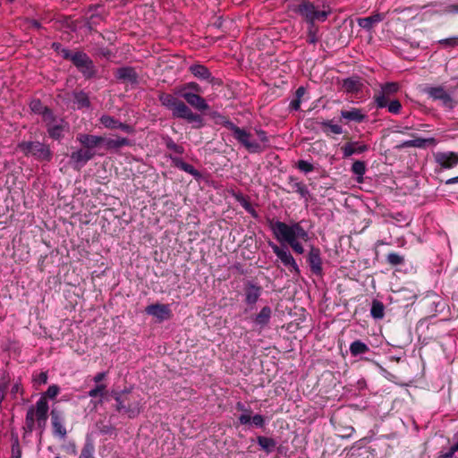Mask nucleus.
Returning <instances> with one entry per match:
<instances>
[{"mask_svg": "<svg viewBox=\"0 0 458 458\" xmlns=\"http://www.w3.org/2000/svg\"><path fill=\"white\" fill-rule=\"evenodd\" d=\"M270 228L280 242H286L297 254H302L304 248L301 242L309 240L308 232L301 225V223L286 224L281 221L271 222Z\"/></svg>", "mask_w": 458, "mask_h": 458, "instance_id": "obj_1", "label": "nucleus"}, {"mask_svg": "<svg viewBox=\"0 0 458 458\" xmlns=\"http://www.w3.org/2000/svg\"><path fill=\"white\" fill-rule=\"evenodd\" d=\"M222 125L232 131L233 138L237 142L242 145L249 153L259 154L262 153L269 144V138L267 132L262 129L255 128L258 140H253L252 134L234 124L229 119L224 118L221 123Z\"/></svg>", "mask_w": 458, "mask_h": 458, "instance_id": "obj_2", "label": "nucleus"}, {"mask_svg": "<svg viewBox=\"0 0 458 458\" xmlns=\"http://www.w3.org/2000/svg\"><path fill=\"white\" fill-rule=\"evenodd\" d=\"M158 100L161 105L172 112L174 118L184 119L190 123H194V128L203 126L202 117L192 110L182 100L169 93H160Z\"/></svg>", "mask_w": 458, "mask_h": 458, "instance_id": "obj_3", "label": "nucleus"}, {"mask_svg": "<svg viewBox=\"0 0 458 458\" xmlns=\"http://www.w3.org/2000/svg\"><path fill=\"white\" fill-rule=\"evenodd\" d=\"M286 8L293 15L301 16L308 24L325 21L328 11L319 10L309 0H285Z\"/></svg>", "mask_w": 458, "mask_h": 458, "instance_id": "obj_4", "label": "nucleus"}, {"mask_svg": "<svg viewBox=\"0 0 458 458\" xmlns=\"http://www.w3.org/2000/svg\"><path fill=\"white\" fill-rule=\"evenodd\" d=\"M116 411L126 414L129 418H136L142 409V398L140 394L131 392L119 393L114 396Z\"/></svg>", "mask_w": 458, "mask_h": 458, "instance_id": "obj_5", "label": "nucleus"}, {"mask_svg": "<svg viewBox=\"0 0 458 458\" xmlns=\"http://www.w3.org/2000/svg\"><path fill=\"white\" fill-rule=\"evenodd\" d=\"M18 148L25 156H31L39 162H50L53 158L50 147L38 140L21 141Z\"/></svg>", "mask_w": 458, "mask_h": 458, "instance_id": "obj_6", "label": "nucleus"}, {"mask_svg": "<svg viewBox=\"0 0 458 458\" xmlns=\"http://www.w3.org/2000/svg\"><path fill=\"white\" fill-rule=\"evenodd\" d=\"M43 123L49 138L54 140L61 141L70 130L69 123L54 113H47Z\"/></svg>", "mask_w": 458, "mask_h": 458, "instance_id": "obj_7", "label": "nucleus"}, {"mask_svg": "<svg viewBox=\"0 0 458 458\" xmlns=\"http://www.w3.org/2000/svg\"><path fill=\"white\" fill-rule=\"evenodd\" d=\"M72 64L86 79L95 76L97 72L95 65L87 54L83 52H75V55L72 57Z\"/></svg>", "mask_w": 458, "mask_h": 458, "instance_id": "obj_8", "label": "nucleus"}, {"mask_svg": "<svg viewBox=\"0 0 458 458\" xmlns=\"http://www.w3.org/2000/svg\"><path fill=\"white\" fill-rule=\"evenodd\" d=\"M269 246L272 248L273 252L276 255V257L281 260V262L288 267L291 273H293L297 276L300 275V268L293 259V255L287 249H282L277 246L276 243L269 242Z\"/></svg>", "mask_w": 458, "mask_h": 458, "instance_id": "obj_9", "label": "nucleus"}, {"mask_svg": "<svg viewBox=\"0 0 458 458\" xmlns=\"http://www.w3.org/2000/svg\"><path fill=\"white\" fill-rule=\"evenodd\" d=\"M426 92L434 100H440L445 107H454V101L444 87H430L426 89Z\"/></svg>", "mask_w": 458, "mask_h": 458, "instance_id": "obj_10", "label": "nucleus"}, {"mask_svg": "<svg viewBox=\"0 0 458 458\" xmlns=\"http://www.w3.org/2000/svg\"><path fill=\"white\" fill-rule=\"evenodd\" d=\"M99 122L104 127H106L107 129H111V130L119 129L122 131H124L129 134H133L135 131L133 126L127 124V123H123L120 122L119 120L115 119L114 117L108 115V114H103L99 118Z\"/></svg>", "mask_w": 458, "mask_h": 458, "instance_id": "obj_11", "label": "nucleus"}, {"mask_svg": "<svg viewBox=\"0 0 458 458\" xmlns=\"http://www.w3.org/2000/svg\"><path fill=\"white\" fill-rule=\"evenodd\" d=\"M76 140L80 142L83 148L90 150V152H96L95 148L104 143L105 137L87 133H79L76 136Z\"/></svg>", "mask_w": 458, "mask_h": 458, "instance_id": "obj_12", "label": "nucleus"}, {"mask_svg": "<svg viewBox=\"0 0 458 458\" xmlns=\"http://www.w3.org/2000/svg\"><path fill=\"white\" fill-rule=\"evenodd\" d=\"M51 423L53 427V433L61 439L65 438L67 431L64 426V418L59 411L53 409L51 411Z\"/></svg>", "mask_w": 458, "mask_h": 458, "instance_id": "obj_13", "label": "nucleus"}, {"mask_svg": "<svg viewBox=\"0 0 458 458\" xmlns=\"http://www.w3.org/2000/svg\"><path fill=\"white\" fill-rule=\"evenodd\" d=\"M182 98L192 107L199 111H206L209 108L207 101L204 98H202L198 93L191 92V91H183L182 93Z\"/></svg>", "mask_w": 458, "mask_h": 458, "instance_id": "obj_14", "label": "nucleus"}, {"mask_svg": "<svg viewBox=\"0 0 458 458\" xmlns=\"http://www.w3.org/2000/svg\"><path fill=\"white\" fill-rule=\"evenodd\" d=\"M49 406L47 398L41 396L38 400V420L36 421L37 427L40 429V434L44 431L48 418Z\"/></svg>", "mask_w": 458, "mask_h": 458, "instance_id": "obj_15", "label": "nucleus"}, {"mask_svg": "<svg viewBox=\"0 0 458 458\" xmlns=\"http://www.w3.org/2000/svg\"><path fill=\"white\" fill-rule=\"evenodd\" d=\"M435 160L441 167L450 169L458 164V153L438 152L435 155Z\"/></svg>", "mask_w": 458, "mask_h": 458, "instance_id": "obj_16", "label": "nucleus"}, {"mask_svg": "<svg viewBox=\"0 0 458 458\" xmlns=\"http://www.w3.org/2000/svg\"><path fill=\"white\" fill-rule=\"evenodd\" d=\"M262 293L261 286L248 282L244 286V296L246 304L252 306L256 304Z\"/></svg>", "mask_w": 458, "mask_h": 458, "instance_id": "obj_17", "label": "nucleus"}, {"mask_svg": "<svg viewBox=\"0 0 458 458\" xmlns=\"http://www.w3.org/2000/svg\"><path fill=\"white\" fill-rule=\"evenodd\" d=\"M146 313L156 317L159 320H165L171 317V310L165 304H151L146 307Z\"/></svg>", "mask_w": 458, "mask_h": 458, "instance_id": "obj_18", "label": "nucleus"}, {"mask_svg": "<svg viewBox=\"0 0 458 458\" xmlns=\"http://www.w3.org/2000/svg\"><path fill=\"white\" fill-rule=\"evenodd\" d=\"M307 261L313 274L320 276L322 274V260L320 250L312 247L309 252Z\"/></svg>", "mask_w": 458, "mask_h": 458, "instance_id": "obj_19", "label": "nucleus"}, {"mask_svg": "<svg viewBox=\"0 0 458 458\" xmlns=\"http://www.w3.org/2000/svg\"><path fill=\"white\" fill-rule=\"evenodd\" d=\"M38 420V402L35 406H30L26 413L24 426L22 429L26 434H31L36 428V421Z\"/></svg>", "mask_w": 458, "mask_h": 458, "instance_id": "obj_20", "label": "nucleus"}, {"mask_svg": "<svg viewBox=\"0 0 458 458\" xmlns=\"http://www.w3.org/2000/svg\"><path fill=\"white\" fill-rule=\"evenodd\" d=\"M115 78L123 82L137 83L138 74L132 67H121L115 71Z\"/></svg>", "mask_w": 458, "mask_h": 458, "instance_id": "obj_21", "label": "nucleus"}, {"mask_svg": "<svg viewBox=\"0 0 458 458\" xmlns=\"http://www.w3.org/2000/svg\"><path fill=\"white\" fill-rule=\"evenodd\" d=\"M108 150L117 151L121 148L131 146V141L124 137L117 136L115 138H105L104 143Z\"/></svg>", "mask_w": 458, "mask_h": 458, "instance_id": "obj_22", "label": "nucleus"}, {"mask_svg": "<svg viewBox=\"0 0 458 458\" xmlns=\"http://www.w3.org/2000/svg\"><path fill=\"white\" fill-rule=\"evenodd\" d=\"M272 316V310L269 306H264L260 311L252 318L254 324L260 329L267 327Z\"/></svg>", "mask_w": 458, "mask_h": 458, "instance_id": "obj_23", "label": "nucleus"}, {"mask_svg": "<svg viewBox=\"0 0 458 458\" xmlns=\"http://www.w3.org/2000/svg\"><path fill=\"white\" fill-rule=\"evenodd\" d=\"M364 88V80L359 76L345 79V93L358 94Z\"/></svg>", "mask_w": 458, "mask_h": 458, "instance_id": "obj_24", "label": "nucleus"}, {"mask_svg": "<svg viewBox=\"0 0 458 458\" xmlns=\"http://www.w3.org/2000/svg\"><path fill=\"white\" fill-rule=\"evenodd\" d=\"M103 7L96 6L91 8L89 12L91 13L88 17L87 26L89 30H93L94 27L98 26L103 20Z\"/></svg>", "mask_w": 458, "mask_h": 458, "instance_id": "obj_25", "label": "nucleus"}, {"mask_svg": "<svg viewBox=\"0 0 458 458\" xmlns=\"http://www.w3.org/2000/svg\"><path fill=\"white\" fill-rule=\"evenodd\" d=\"M96 152H90L87 148H80L77 151H74L71 155V159L79 164H86L88 161L91 160L95 156Z\"/></svg>", "mask_w": 458, "mask_h": 458, "instance_id": "obj_26", "label": "nucleus"}, {"mask_svg": "<svg viewBox=\"0 0 458 458\" xmlns=\"http://www.w3.org/2000/svg\"><path fill=\"white\" fill-rule=\"evenodd\" d=\"M172 163L174 165L185 173L190 174L191 175L198 178L200 176L199 172L194 168L193 165L184 162L181 157H171Z\"/></svg>", "mask_w": 458, "mask_h": 458, "instance_id": "obj_27", "label": "nucleus"}, {"mask_svg": "<svg viewBox=\"0 0 458 458\" xmlns=\"http://www.w3.org/2000/svg\"><path fill=\"white\" fill-rule=\"evenodd\" d=\"M288 184L291 187L292 191L299 193L301 198L306 201L308 200L310 198V191L303 182H298L294 178L290 177Z\"/></svg>", "mask_w": 458, "mask_h": 458, "instance_id": "obj_28", "label": "nucleus"}, {"mask_svg": "<svg viewBox=\"0 0 458 458\" xmlns=\"http://www.w3.org/2000/svg\"><path fill=\"white\" fill-rule=\"evenodd\" d=\"M239 421L242 425L249 424L251 421L258 428H263L265 425V418L260 414L251 417L250 413H242L239 417Z\"/></svg>", "mask_w": 458, "mask_h": 458, "instance_id": "obj_29", "label": "nucleus"}, {"mask_svg": "<svg viewBox=\"0 0 458 458\" xmlns=\"http://www.w3.org/2000/svg\"><path fill=\"white\" fill-rule=\"evenodd\" d=\"M189 70L198 79L207 81L213 79L209 70L202 64H192Z\"/></svg>", "mask_w": 458, "mask_h": 458, "instance_id": "obj_30", "label": "nucleus"}, {"mask_svg": "<svg viewBox=\"0 0 458 458\" xmlns=\"http://www.w3.org/2000/svg\"><path fill=\"white\" fill-rule=\"evenodd\" d=\"M384 19V15L381 13H376L374 15L358 19L359 25L366 30H371L375 24L380 22Z\"/></svg>", "mask_w": 458, "mask_h": 458, "instance_id": "obj_31", "label": "nucleus"}, {"mask_svg": "<svg viewBox=\"0 0 458 458\" xmlns=\"http://www.w3.org/2000/svg\"><path fill=\"white\" fill-rule=\"evenodd\" d=\"M365 118L366 114L362 109L351 107L345 110V120L349 122L361 123Z\"/></svg>", "mask_w": 458, "mask_h": 458, "instance_id": "obj_32", "label": "nucleus"}, {"mask_svg": "<svg viewBox=\"0 0 458 458\" xmlns=\"http://www.w3.org/2000/svg\"><path fill=\"white\" fill-rule=\"evenodd\" d=\"M320 124L322 131L327 135L341 134L343 132L342 125L335 123L333 120L324 121Z\"/></svg>", "mask_w": 458, "mask_h": 458, "instance_id": "obj_33", "label": "nucleus"}, {"mask_svg": "<svg viewBox=\"0 0 458 458\" xmlns=\"http://www.w3.org/2000/svg\"><path fill=\"white\" fill-rule=\"evenodd\" d=\"M30 107L33 113L41 114L42 121L45 120L47 113H54L50 108L44 106L39 99H33L30 104Z\"/></svg>", "mask_w": 458, "mask_h": 458, "instance_id": "obj_34", "label": "nucleus"}, {"mask_svg": "<svg viewBox=\"0 0 458 458\" xmlns=\"http://www.w3.org/2000/svg\"><path fill=\"white\" fill-rule=\"evenodd\" d=\"M257 442L261 449L264 450L267 454L272 453L276 446V440L271 437L259 436L257 437Z\"/></svg>", "mask_w": 458, "mask_h": 458, "instance_id": "obj_35", "label": "nucleus"}, {"mask_svg": "<svg viewBox=\"0 0 458 458\" xmlns=\"http://www.w3.org/2000/svg\"><path fill=\"white\" fill-rule=\"evenodd\" d=\"M351 171L353 174H355L357 182H363V175L366 172V164L363 161L357 160L353 162Z\"/></svg>", "mask_w": 458, "mask_h": 458, "instance_id": "obj_36", "label": "nucleus"}, {"mask_svg": "<svg viewBox=\"0 0 458 458\" xmlns=\"http://www.w3.org/2000/svg\"><path fill=\"white\" fill-rule=\"evenodd\" d=\"M368 149L367 145L359 144L358 142H347L345 143V157H349L352 154H360Z\"/></svg>", "mask_w": 458, "mask_h": 458, "instance_id": "obj_37", "label": "nucleus"}, {"mask_svg": "<svg viewBox=\"0 0 458 458\" xmlns=\"http://www.w3.org/2000/svg\"><path fill=\"white\" fill-rule=\"evenodd\" d=\"M435 139L434 138H428V139H421V138H418V139H414V140H407V141H404L403 144H402V147H405V148H424L426 146V143H435Z\"/></svg>", "mask_w": 458, "mask_h": 458, "instance_id": "obj_38", "label": "nucleus"}, {"mask_svg": "<svg viewBox=\"0 0 458 458\" xmlns=\"http://www.w3.org/2000/svg\"><path fill=\"white\" fill-rule=\"evenodd\" d=\"M369 350V346L363 342L357 340L351 344L350 345V352L353 356H358L360 354H363Z\"/></svg>", "mask_w": 458, "mask_h": 458, "instance_id": "obj_39", "label": "nucleus"}, {"mask_svg": "<svg viewBox=\"0 0 458 458\" xmlns=\"http://www.w3.org/2000/svg\"><path fill=\"white\" fill-rule=\"evenodd\" d=\"M371 316L376 319L383 318L385 315V307L384 304L379 301H373L372 306L370 310Z\"/></svg>", "mask_w": 458, "mask_h": 458, "instance_id": "obj_40", "label": "nucleus"}, {"mask_svg": "<svg viewBox=\"0 0 458 458\" xmlns=\"http://www.w3.org/2000/svg\"><path fill=\"white\" fill-rule=\"evenodd\" d=\"M74 102L78 105L79 108L89 107L90 106L89 96L84 91L74 93Z\"/></svg>", "mask_w": 458, "mask_h": 458, "instance_id": "obj_41", "label": "nucleus"}, {"mask_svg": "<svg viewBox=\"0 0 458 458\" xmlns=\"http://www.w3.org/2000/svg\"><path fill=\"white\" fill-rule=\"evenodd\" d=\"M106 394V384H98L96 385L94 388L89 391L88 395L89 397H104Z\"/></svg>", "mask_w": 458, "mask_h": 458, "instance_id": "obj_42", "label": "nucleus"}, {"mask_svg": "<svg viewBox=\"0 0 458 458\" xmlns=\"http://www.w3.org/2000/svg\"><path fill=\"white\" fill-rule=\"evenodd\" d=\"M95 451L94 445L87 441L81 450V455L79 458H91L93 456Z\"/></svg>", "mask_w": 458, "mask_h": 458, "instance_id": "obj_43", "label": "nucleus"}, {"mask_svg": "<svg viewBox=\"0 0 458 458\" xmlns=\"http://www.w3.org/2000/svg\"><path fill=\"white\" fill-rule=\"evenodd\" d=\"M317 41V28L315 27V23H310L308 28L307 42L310 44H315Z\"/></svg>", "mask_w": 458, "mask_h": 458, "instance_id": "obj_44", "label": "nucleus"}, {"mask_svg": "<svg viewBox=\"0 0 458 458\" xmlns=\"http://www.w3.org/2000/svg\"><path fill=\"white\" fill-rule=\"evenodd\" d=\"M11 458H21V449L19 444L17 437L13 440L12 443V456Z\"/></svg>", "mask_w": 458, "mask_h": 458, "instance_id": "obj_45", "label": "nucleus"}, {"mask_svg": "<svg viewBox=\"0 0 458 458\" xmlns=\"http://www.w3.org/2000/svg\"><path fill=\"white\" fill-rule=\"evenodd\" d=\"M189 89H191V90L195 91L196 93L201 92V88H200V86L198 83H196V82H189V83L184 84L181 88V89L179 90V93L182 96V93L183 91H188Z\"/></svg>", "mask_w": 458, "mask_h": 458, "instance_id": "obj_46", "label": "nucleus"}, {"mask_svg": "<svg viewBox=\"0 0 458 458\" xmlns=\"http://www.w3.org/2000/svg\"><path fill=\"white\" fill-rule=\"evenodd\" d=\"M403 257L397 253H389L387 255V261L393 266L401 265L403 263Z\"/></svg>", "mask_w": 458, "mask_h": 458, "instance_id": "obj_47", "label": "nucleus"}, {"mask_svg": "<svg viewBox=\"0 0 458 458\" xmlns=\"http://www.w3.org/2000/svg\"><path fill=\"white\" fill-rule=\"evenodd\" d=\"M438 43L445 47H454L458 46V37H452L448 38L440 39Z\"/></svg>", "mask_w": 458, "mask_h": 458, "instance_id": "obj_48", "label": "nucleus"}, {"mask_svg": "<svg viewBox=\"0 0 458 458\" xmlns=\"http://www.w3.org/2000/svg\"><path fill=\"white\" fill-rule=\"evenodd\" d=\"M297 167L306 174L312 172L314 169L313 165L306 160H299L297 163Z\"/></svg>", "mask_w": 458, "mask_h": 458, "instance_id": "obj_49", "label": "nucleus"}, {"mask_svg": "<svg viewBox=\"0 0 458 458\" xmlns=\"http://www.w3.org/2000/svg\"><path fill=\"white\" fill-rule=\"evenodd\" d=\"M166 147L167 148L173 150L174 152L177 153V154H183L184 153V148L182 146H180L178 144H176L173 140L169 139L167 141H166Z\"/></svg>", "mask_w": 458, "mask_h": 458, "instance_id": "obj_50", "label": "nucleus"}, {"mask_svg": "<svg viewBox=\"0 0 458 458\" xmlns=\"http://www.w3.org/2000/svg\"><path fill=\"white\" fill-rule=\"evenodd\" d=\"M398 90V84L394 82H389L382 87V93L385 95L394 93Z\"/></svg>", "mask_w": 458, "mask_h": 458, "instance_id": "obj_51", "label": "nucleus"}, {"mask_svg": "<svg viewBox=\"0 0 458 458\" xmlns=\"http://www.w3.org/2000/svg\"><path fill=\"white\" fill-rule=\"evenodd\" d=\"M60 392V388L58 386L56 385H52L50 386L47 392H46V395L44 397H48V398H55Z\"/></svg>", "mask_w": 458, "mask_h": 458, "instance_id": "obj_52", "label": "nucleus"}, {"mask_svg": "<svg viewBox=\"0 0 458 458\" xmlns=\"http://www.w3.org/2000/svg\"><path fill=\"white\" fill-rule=\"evenodd\" d=\"M388 111L393 114H398L401 110V103L398 100H393L388 103Z\"/></svg>", "mask_w": 458, "mask_h": 458, "instance_id": "obj_53", "label": "nucleus"}, {"mask_svg": "<svg viewBox=\"0 0 458 458\" xmlns=\"http://www.w3.org/2000/svg\"><path fill=\"white\" fill-rule=\"evenodd\" d=\"M35 384L38 385H45L47 382V372H40L34 376L33 378Z\"/></svg>", "mask_w": 458, "mask_h": 458, "instance_id": "obj_54", "label": "nucleus"}, {"mask_svg": "<svg viewBox=\"0 0 458 458\" xmlns=\"http://www.w3.org/2000/svg\"><path fill=\"white\" fill-rule=\"evenodd\" d=\"M375 100H376V103L378 107H386L388 106V99L385 96L384 93L377 96L375 98Z\"/></svg>", "mask_w": 458, "mask_h": 458, "instance_id": "obj_55", "label": "nucleus"}, {"mask_svg": "<svg viewBox=\"0 0 458 458\" xmlns=\"http://www.w3.org/2000/svg\"><path fill=\"white\" fill-rule=\"evenodd\" d=\"M21 394L22 393V387H21V383L19 382H16L13 385L12 388H11V395L13 397V398H16V395L17 394Z\"/></svg>", "mask_w": 458, "mask_h": 458, "instance_id": "obj_56", "label": "nucleus"}, {"mask_svg": "<svg viewBox=\"0 0 458 458\" xmlns=\"http://www.w3.org/2000/svg\"><path fill=\"white\" fill-rule=\"evenodd\" d=\"M64 59L71 60L72 62V57L75 55V53H72L67 48H61V52L59 53Z\"/></svg>", "mask_w": 458, "mask_h": 458, "instance_id": "obj_57", "label": "nucleus"}, {"mask_svg": "<svg viewBox=\"0 0 458 458\" xmlns=\"http://www.w3.org/2000/svg\"><path fill=\"white\" fill-rule=\"evenodd\" d=\"M445 13H458V4H449L445 7Z\"/></svg>", "mask_w": 458, "mask_h": 458, "instance_id": "obj_58", "label": "nucleus"}, {"mask_svg": "<svg viewBox=\"0 0 458 458\" xmlns=\"http://www.w3.org/2000/svg\"><path fill=\"white\" fill-rule=\"evenodd\" d=\"M106 377V372H99L94 376L93 381L96 383V385L101 384L100 382L104 380Z\"/></svg>", "mask_w": 458, "mask_h": 458, "instance_id": "obj_59", "label": "nucleus"}, {"mask_svg": "<svg viewBox=\"0 0 458 458\" xmlns=\"http://www.w3.org/2000/svg\"><path fill=\"white\" fill-rule=\"evenodd\" d=\"M301 98H296L292 100L290 103V107L295 111L299 110L301 107Z\"/></svg>", "mask_w": 458, "mask_h": 458, "instance_id": "obj_60", "label": "nucleus"}, {"mask_svg": "<svg viewBox=\"0 0 458 458\" xmlns=\"http://www.w3.org/2000/svg\"><path fill=\"white\" fill-rule=\"evenodd\" d=\"M454 453L455 452L453 451V447H451L447 452H441L438 458H453Z\"/></svg>", "mask_w": 458, "mask_h": 458, "instance_id": "obj_61", "label": "nucleus"}, {"mask_svg": "<svg viewBox=\"0 0 458 458\" xmlns=\"http://www.w3.org/2000/svg\"><path fill=\"white\" fill-rule=\"evenodd\" d=\"M306 89L304 87H299L295 92V98H301L304 96Z\"/></svg>", "mask_w": 458, "mask_h": 458, "instance_id": "obj_62", "label": "nucleus"}, {"mask_svg": "<svg viewBox=\"0 0 458 458\" xmlns=\"http://www.w3.org/2000/svg\"><path fill=\"white\" fill-rule=\"evenodd\" d=\"M242 207L254 216H256L254 209L251 208L250 204L248 201L244 200L242 203Z\"/></svg>", "mask_w": 458, "mask_h": 458, "instance_id": "obj_63", "label": "nucleus"}, {"mask_svg": "<svg viewBox=\"0 0 458 458\" xmlns=\"http://www.w3.org/2000/svg\"><path fill=\"white\" fill-rule=\"evenodd\" d=\"M236 408L240 411H244V413H251V411L250 409H246L244 404H242V403H237Z\"/></svg>", "mask_w": 458, "mask_h": 458, "instance_id": "obj_64", "label": "nucleus"}]
</instances>
